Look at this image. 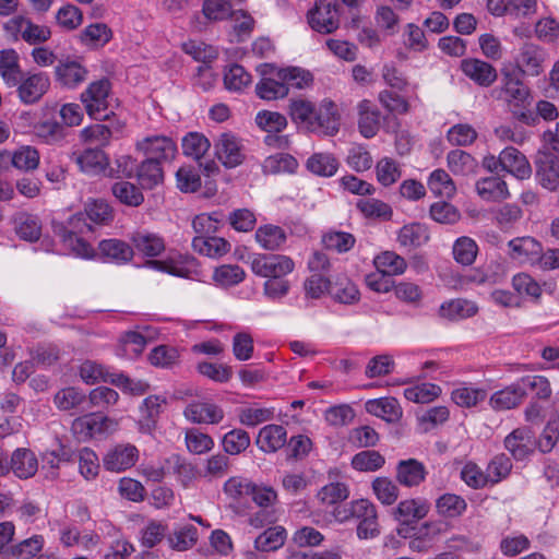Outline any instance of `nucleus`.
I'll list each match as a JSON object with an SVG mask.
<instances>
[{"mask_svg": "<svg viewBox=\"0 0 559 559\" xmlns=\"http://www.w3.org/2000/svg\"><path fill=\"white\" fill-rule=\"evenodd\" d=\"M348 491H318V499L322 503L336 504L333 510L335 519L346 522L350 519L358 521L357 536L360 539H368L378 536L379 527L377 511L368 499H358L345 504H338L348 497Z\"/></svg>", "mask_w": 559, "mask_h": 559, "instance_id": "nucleus-1", "label": "nucleus"}, {"mask_svg": "<svg viewBox=\"0 0 559 559\" xmlns=\"http://www.w3.org/2000/svg\"><path fill=\"white\" fill-rule=\"evenodd\" d=\"M4 37L13 43L24 41L29 46L43 45L51 38L52 32L45 24H36L32 19L16 14L2 23Z\"/></svg>", "mask_w": 559, "mask_h": 559, "instance_id": "nucleus-2", "label": "nucleus"}, {"mask_svg": "<svg viewBox=\"0 0 559 559\" xmlns=\"http://www.w3.org/2000/svg\"><path fill=\"white\" fill-rule=\"evenodd\" d=\"M528 97V90L519 79L510 73L504 74L499 98L508 104L509 110L516 120L530 126L534 124L536 117L527 108Z\"/></svg>", "mask_w": 559, "mask_h": 559, "instance_id": "nucleus-3", "label": "nucleus"}, {"mask_svg": "<svg viewBox=\"0 0 559 559\" xmlns=\"http://www.w3.org/2000/svg\"><path fill=\"white\" fill-rule=\"evenodd\" d=\"M110 91V81L108 79H100L88 84L81 94V102L92 119L103 120L109 117L107 110Z\"/></svg>", "mask_w": 559, "mask_h": 559, "instance_id": "nucleus-4", "label": "nucleus"}, {"mask_svg": "<svg viewBox=\"0 0 559 559\" xmlns=\"http://www.w3.org/2000/svg\"><path fill=\"white\" fill-rule=\"evenodd\" d=\"M310 27L320 34H331L340 27V5L337 0H314L307 13Z\"/></svg>", "mask_w": 559, "mask_h": 559, "instance_id": "nucleus-5", "label": "nucleus"}, {"mask_svg": "<svg viewBox=\"0 0 559 559\" xmlns=\"http://www.w3.org/2000/svg\"><path fill=\"white\" fill-rule=\"evenodd\" d=\"M135 150L146 158L164 164L171 163L177 153V142L165 134H150L136 141Z\"/></svg>", "mask_w": 559, "mask_h": 559, "instance_id": "nucleus-6", "label": "nucleus"}, {"mask_svg": "<svg viewBox=\"0 0 559 559\" xmlns=\"http://www.w3.org/2000/svg\"><path fill=\"white\" fill-rule=\"evenodd\" d=\"M295 262L284 254H257L251 261L253 274L264 278H282L290 274Z\"/></svg>", "mask_w": 559, "mask_h": 559, "instance_id": "nucleus-7", "label": "nucleus"}, {"mask_svg": "<svg viewBox=\"0 0 559 559\" xmlns=\"http://www.w3.org/2000/svg\"><path fill=\"white\" fill-rule=\"evenodd\" d=\"M50 78L46 72H26L19 76L16 93L24 105L38 103L50 88Z\"/></svg>", "mask_w": 559, "mask_h": 559, "instance_id": "nucleus-8", "label": "nucleus"}, {"mask_svg": "<svg viewBox=\"0 0 559 559\" xmlns=\"http://www.w3.org/2000/svg\"><path fill=\"white\" fill-rule=\"evenodd\" d=\"M140 451L136 445L126 442L116 443L104 454L102 462L106 471L111 473H123L138 463Z\"/></svg>", "mask_w": 559, "mask_h": 559, "instance_id": "nucleus-9", "label": "nucleus"}, {"mask_svg": "<svg viewBox=\"0 0 559 559\" xmlns=\"http://www.w3.org/2000/svg\"><path fill=\"white\" fill-rule=\"evenodd\" d=\"M118 425L119 423L116 419L98 414H90L74 419L72 430L84 438H93L116 431Z\"/></svg>", "mask_w": 559, "mask_h": 559, "instance_id": "nucleus-10", "label": "nucleus"}, {"mask_svg": "<svg viewBox=\"0 0 559 559\" xmlns=\"http://www.w3.org/2000/svg\"><path fill=\"white\" fill-rule=\"evenodd\" d=\"M546 56L543 47L533 43H525L519 49L515 66L523 74L537 76L544 72Z\"/></svg>", "mask_w": 559, "mask_h": 559, "instance_id": "nucleus-11", "label": "nucleus"}, {"mask_svg": "<svg viewBox=\"0 0 559 559\" xmlns=\"http://www.w3.org/2000/svg\"><path fill=\"white\" fill-rule=\"evenodd\" d=\"M504 448L518 461L527 459L536 448L535 433L530 427H519L504 438Z\"/></svg>", "mask_w": 559, "mask_h": 559, "instance_id": "nucleus-12", "label": "nucleus"}, {"mask_svg": "<svg viewBox=\"0 0 559 559\" xmlns=\"http://www.w3.org/2000/svg\"><path fill=\"white\" fill-rule=\"evenodd\" d=\"M261 75H274L277 79L285 82V85L289 88H305L308 87L312 81V74L298 67L276 68L273 64L264 63L259 67Z\"/></svg>", "mask_w": 559, "mask_h": 559, "instance_id": "nucleus-13", "label": "nucleus"}, {"mask_svg": "<svg viewBox=\"0 0 559 559\" xmlns=\"http://www.w3.org/2000/svg\"><path fill=\"white\" fill-rule=\"evenodd\" d=\"M214 147L217 158L227 168L240 165L245 158L240 140L230 132L222 133Z\"/></svg>", "mask_w": 559, "mask_h": 559, "instance_id": "nucleus-14", "label": "nucleus"}, {"mask_svg": "<svg viewBox=\"0 0 559 559\" xmlns=\"http://www.w3.org/2000/svg\"><path fill=\"white\" fill-rule=\"evenodd\" d=\"M340 129L337 106L330 99H323L316 109L310 132L334 135Z\"/></svg>", "mask_w": 559, "mask_h": 559, "instance_id": "nucleus-15", "label": "nucleus"}, {"mask_svg": "<svg viewBox=\"0 0 559 559\" xmlns=\"http://www.w3.org/2000/svg\"><path fill=\"white\" fill-rule=\"evenodd\" d=\"M461 70L465 76L481 87H489L492 85L498 73L496 68L478 58H466L461 61Z\"/></svg>", "mask_w": 559, "mask_h": 559, "instance_id": "nucleus-16", "label": "nucleus"}, {"mask_svg": "<svg viewBox=\"0 0 559 559\" xmlns=\"http://www.w3.org/2000/svg\"><path fill=\"white\" fill-rule=\"evenodd\" d=\"M129 240L132 243L134 252L146 258L158 257L166 248L165 239L160 235L147 229L133 231Z\"/></svg>", "mask_w": 559, "mask_h": 559, "instance_id": "nucleus-17", "label": "nucleus"}, {"mask_svg": "<svg viewBox=\"0 0 559 559\" xmlns=\"http://www.w3.org/2000/svg\"><path fill=\"white\" fill-rule=\"evenodd\" d=\"M98 254L106 262L122 265L133 259L134 250L132 243L118 238H109L99 241Z\"/></svg>", "mask_w": 559, "mask_h": 559, "instance_id": "nucleus-18", "label": "nucleus"}, {"mask_svg": "<svg viewBox=\"0 0 559 559\" xmlns=\"http://www.w3.org/2000/svg\"><path fill=\"white\" fill-rule=\"evenodd\" d=\"M186 418L194 424L216 425L224 419V411L221 406L211 403L195 401L185 409Z\"/></svg>", "mask_w": 559, "mask_h": 559, "instance_id": "nucleus-19", "label": "nucleus"}, {"mask_svg": "<svg viewBox=\"0 0 559 559\" xmlns=\"http://www.w3.org/2000/svg\"><path fill=\"white\" fill-rule=\"evenodd\" d=\"M500 166L520 180L528 179L532 175V167L526 156L513 146L501 151Z\"/></svg>", "mask_w": 559, "mask_h": 559, "instance_id": "nucleus-20", "label": "nucleus"}, {"mask_svg": "<svg viewBox=\"0 0 559 559\" xmlns=\"http://www.w3.org/2000/svg\"><path fill=\"white\" fill-rule=\"evenodd\" d=\"M365 408L368 414L390 424L399 423L403 416V409L399 401L392 396L368 400Z\"/></svg>", "mask_w": 559, "mask_h": 559, "instance_id": "nucleus-21", "label": "nucleus"}, {"mask_svg": "<svg viewBox=\"0 0 559 559\" xmlns=\"http://www.w3.org/2000/svg\"><path fill=\"white\" fill-rule=\"evenodd\" d=\"M87 69L74 60L60 61L55 68V79L66 88H75L87 78Z\"/></svg>", "mask_w": 559, "mask_h": 559, "instance_id": "nucleus-22", "label": "nucleus"}, {"mask_svg": "<svg viewBox=\"0 0 559 559\" xmlns=\"http://www.w3.org/2000/svg\"><path fill=\"white\" fill-rule=\"evenodd\" d=\"M287 442V431L284 426L269 424L259 430L255 444L264 453H275Z\"/></svg>", "mask_w": 559, "mask_h": 559, "instance_id": "nucleus-23", "label": "nucleus"}, {"mask_svg": "<svg viewBox=\"0 0 559 559\" xmlns=\"http://www.w3.org/2000/svg\"><path fill=\"white\" fill-rule=\"evenodd\" d=\"M428 472L424 463L416 459L402 460L396 465V479L404 487H418Z\"/></svg>", "mask_w": 559, "mask_h": 559, "instance_id": "nucleus-24", "label": "nucleus"}, {"mask_svg": "<svg viewBox=\"0 0 559 559\" xmlns=\"http://www.w3.org/2000/svg\"><path fill=\"white\" fill-rule=\"evenodd\" d=\"M254 239L261 249L276 251L284 248L287 241V233L278 225L264 224L255 229Z\"/></svg>", "mask_w": 559, "mask_h": 559, "instance_id": "nucleus-25", "label": "nucleus"}, {"mask_svg": "<svg viewBox=\"0 0 559 559\" xmlns=\"http://www.w3.org/2000/svg\"><path fill=\"white\" fill-rule=\"evenodd\" d=\"M112 29L103 22L86 25L79 35V41L84 47L97 50L105 47L112 39Z\"/></svg>", "mask_w": 559, "mask_h": 559, "instance_id": "nucleus-26", "label": "nucleus"}, {"mask_svg": "<svg viewBox=\"0 0 559 559\" xmlns=\"http://www.w3.org/2000/svg\"><path fill=\"white\" fill-rule=\"evenodd\" d=\"M358 130L366 139L373 138L380 129V111L369 100L362 99L358 103Z\"/></svg>", "mask_w": 559, "mask_h": 559, "instance_id": "nucleus-27", "label": "nucleus"}, {"mask_svg": "<svg viewBox=\"0 0 559 559\" xmlns=\"http://www.w3.org/2000/svg\"><path fill=\"white\" fill-rule=\"evenodd\" d=\"M74 160L80 169L90 175H99L109 166V158L100 148H85L73 153Z\"/></svg>", "mask_w": 559, "mask_h": 559, "instance_id": "nucleus-28", "label": "nucleus"}, {"mask_svg": "<svg viewBox=\"0 0 559 559\" xmlns=\"http://www.w3.org/2000/svg\"><path fill=\"white\" fill-rule=\"evenodd\" d=\"M34 134L45 144H61L68 136V129L53 117L40 119L34 126Z\"/></svg>", "mask_w": 559, "mask_h": 559, "instance_id": "nucleus-29", "label": "nucleus"}, {"mask_svg": "<svg viewBox=\"0 0 559 559\" xmlns=\"http://www.w3.org/2000/svg\"><path fill=\"white\" fill-rule=\"evenodd\" d=\"M478 312L476 302L465 299L455 298L441 304L439 316L451 321L464 320L474 317Z\"/></svg>", "mask_w": 559, "mask_h": 559, "instance_id": "nucleus-30", "label": "nucleus"}, {"mask_svg": "<svg viewBox=\"0 0 559 559\" xmlns=\"http://www.w3.org/2000/svg\"><path fill=\"white\" fill-rule=\"evenodd\" d=\"M524 400L528 396L537 401H548L552 395L549 380L539 374L524 376L518 380Z\"/></svg>", "mask_w": 559, "mask_h": 559, "instance_id": "nucleus-31", "label": "nucleus"}, {"mask_svg": "<svg viewBox=\"0 0 559 559\" xmlns=\"http://www.w3.org/2000/svg\"><path fill=\"white\" fill-rule=\"evenodd\" d=\"M22 74L20 55L14 48L0 50V78L8 87H14Z\"/></svg>", "mask_w": 559, "mask_h": 559, "instance_id": "nucleus-32", "label": "nucleus"}, {"mask_svg": "<svg viewBox=\"0 0 559 559\" xmlns=\"http://www.w3.org/2000/svg\"><path fill=\"white\" fill-rule=\"evenodd\" d=\"M478 195L488 202H498L509 198L507 182L498 176L480 178L476 182Z\"/></svg>", "mask_w": 559, "mask_h": 559, "instance_id": "nucleus-33", "label": "nucleus"}, {"mask_svg": "<svg viewBox=\"0 0 559 559\" xmlns=\"http://www.w3.org/2000/svg\"><path fill=\"white\" fill-rule=\"evenodd\" d=\"M511 258L520 262H534L540 254L542 245L533 237H518L509 241Z\"/></svg>", "mask_w": 559, "mask_h": 559, "instance_id": "nucleus-34", "label": "nucleus"}, {"mask_svg": "<svg viewBox=\"0 0 559 559\" xmlns=\"http://www.w3.org/2000/svg\"><path fill=\"white\" fill-rule=\"evenodd\" d=\"M251 497L252 501L261 507L263 510L258 512L251 518V524L260 527L265 523H273L276 521L274 511H269L267 508L272 507L277 500L276 491H246Z\"/></svg>", "mask_w": 559, "mask_h": 559, "instance_id": "nucleus-35", "label": "nucleus"}, {"mask_svg": "<svg viewBox=\"0 0 559 559\" xmlns=\"http://www.w3.org/2000/svg\"><path fill=\"white\" fill-rule=\"evenodd\" d=\"M193 249L202 255L218 259L230 251V243L216 236H195L192 240Z\"/></svg>", "mask_w": 559, "mask_h": 559, "instance_id": "nucleus-36", "label": "nucleus"}, {"mask_svg": "<svg viewBox=\"0 0 559 559\" xmlns=\"http://www.w3.org/2000/svg\"><path fill=\"white\" fill-rule=\"evenodd\" d=\"M316 109V105L308 99L293 98L289 102L288 114L294 123L310 132Z\"/></svg>", "mask_w": 559, "mask_h": 559, "instance_id": "nucleus-37", "label": "nucleus"}, {"mask_svg": "<svg viewBox=\"0 0 559 559\" xmlns=\"http://www.w3.org/2000/svg\"><path fill=\"white\" fill-rule=\"evenodd\" d=\"M11 468L19 478L27 479L34 476L38 469L35 453L28 449H16L11 457Z\"/></svg>", "mask_w": 559, "mask_h": 559, "instance_id": "nucleus-38", "label": "nucleus"}, {"mask_svg": "<svg viewBox=\"0 0 559 559\" xmlns=\"http://www.w3.org/2000/svg\"><path fill=\"white\" fill-rule=\"evenodd\" d=\"M524 401L523 391L519 382L514 383L495 392L490 396V406L496 411L512 409L519 406Z\"/></svg>", "mask_w": 559, "mask_h": 559, "instance_id": "nucleus-39", "label": "nucleus"}, {"mask_svg": "<svg viewBox=\"0 0 559 559\" xmlns=\"http://www.w3.org/2000/svg\"><path fill=\"white\" fill-rule=\"evenodd\" d=\"M429 240V230L426 225L411 223L404 225L397 234V242L401 247L415 249L424 246Z\"/></svg>", "mask_w": 559, "mask_h": 559, "instance_id": "nucleus-40", "label": "nucleus"}, {"mask_svg": "<svg viewBox=\"0 0 559 559\" xmlns=\"http://www.w3.org/2000/svg\"><path fill=\"white\" fill-rule=\"evenodd\" d=\"M449 169L455 176L467 177L475 175L478 169V162L469 153L462 150H452L447 155Z\"/></svg>", "mask_w": 559, "mask_h": 559, "instance_id": "nucleus-41", "label": "nucleus"}, {"mask_svg": "<svg viewBox=\"0 0 559 559\" xmlns=\"http://www.w3.org/2000/svg\"><path fill=\"white\" fill-rule=\"evenodd\" d=\"M536 177L540 186L549 191L559 189V158L547 156L537 164Z\"/></svg>", "mask_w": 559, "mask_h": 559, "instance_id": "nucleus-42", "label": "nucleus"}, {"mask_svg": "<svg viewBox=\"0 0 559 559\" xmlns=\"http://www.w3.org/2000/svg\"><path fill=\"white\" fill-rule=\"evenodd\" d=\"M340 163L332 153H313L306 162V168L319 177H332L336 174Z\"/></svg>", "mask_w": 559, "mask_h": 559, "instance_id": "nucleus-43", "label": "nucleus"}, {"mask_svg": "<svg viewBox=\"0 0 559 559\" xmlns=\"http://www.w3.org/2000/svg\"><path fill=\"white\" fill-rule=\"evenodd\" d=\"M164 163L146 158L138 167V180L142 188L153 189L164 180Z\"/></svg>", "mask_w": 559, "mask_h": 559, "instance_id": "nucleus-44", "label": "nucleus"}, {"mask_svg": "<svg viewBox=\"0 0 559 559\" xmlns=\"http://www.w3.org/2000/svg\"><path fill=\"white\" fill-rule=\"evenodd\" d=\"M14 229L21 239L34 242L41 235V222L36 215L21 213L14 218Z\"/></svg>", "mask_w": 559, "mask_h": 559, "instance_id": "nucleus-45", "label": "nucleus"}, {"mask_svg": "<svg viewBox=\"0 0 559 559\" xmlns=\"http://www.w3.org/2000/svg\"><path fill=\"white\" fill-rule=\"evenodd\" d=\"M246 278L245 270L238 264H222L214 269L212 280L222 288L240 284Z\"/></svg>", "mask_w": 559, "mask_h": 559, "instance_id": "nucleus-46", "label": "nucleus"}, {"mask_svg": "<svg viewBox=\"0 0 559 559\" xmlns=\"http://www.w3.org/2000/svg\"><path fill=\"white\" fill-rule=\"evenodd\" d=\"M377 181L383 187H391L402 177L401 164L392 157L380 158L374 167Z\"/></svg>", "mask_w": 559, "mask_h": 559, "instance_id": "nucleus-47", "label": "nucleus"}, {"mask_svg": "<svg viewBox=\"0 0 559 559\" xmlns=\"http://www.w3.org/2000/svg\"><path fill=\"white\" fill-rule=\"evenodd\" d=\"M329 294L335 301L346 305L355 304L360 298L356 284L346 276L338 277L332 283Z\"/></svg>", "mask_w": 559, "mask_h": 559, "instance_id": "nucleus-48", "label": "nucleus"}, {"mask_svg": "<svg viewBox=\"0 0 559 559\" xmlns=\"http://www.w3.org/2000/svg\"><path fill=\"white\" fill-rule=\"evenodd\" d=\"M376 270L390 276L401 275L407 269L406 260L394 251H383L373 258Z\"/></svg>", "mask_w": 559, "mask_h": 559, "instance_id": "nucleus-49", "label": "nucleus"}, {"mask_svg": "<svg viewBox=\"0 0 559 559\" xmlns=\"http://www.w3.org/2000/svg\"><path fill=\"white\" fill-rule=\"evenodd\" d=\"M428 188L436 197L451 199L456 192L454 181L444 169L433 170L427 181Z\"/></svg>", "mask_w": 559, "mask_h": 559, "instance_id": "nucleus-50", "label": "nucleus"}, {"mask_svg": "<svg viewBox=\"0 0 559 559\" xmlns=\"http://www.w3.org/2000/svg\"><path fill=\"white\" fill-rule=\"evenodd\" d=\"M263 78L259 81L255 86L257 95L265 100H274L284 98L288 95V87L285 82L277 79L274 75H262Z\"/></svg>", "mask_w": 559, "mask_h": 559, "instance_id": "nucleus-51", "label": "nucleus"}, {"mask_svg": "<svg viewBox=\"0 0 559 559\" xmlns=\"http://www.w3.org/2000/svg\"><path fill=\"white\" fill-rule=\"evenodd\" d=\"M164 403L165 400L158 395H150L144 399L141 406L143 420L139 421L140 432L146 433L150 432L152 428H154L155 423L160 414L162 405Z\"/></svg>", "mask_w": 559, "mask_h": 559, "instance_id": "nucleus-52", "label": "nucleus"}, {"mask_svg": "<svg viewBox=\"0 0 559 559\" xmlns=\"http://www.w3.org/2000/svg\"><path fill=\"white\" fill-rule=\"evenodd\" d=\"M356 209L364 217L370 219L388 221L393 214L392 207L388 203L374 198L359 199L356 202Z\"/></svg>", "mask_w": 559, "mask_h": 559, "instance_id": "nucleus-53", "label": "nucleus"}, {"mask_svg": "<svg viewBox=\"0 0 559 559\" xmlns=\"http://www.w3.org/2000/svg\"><path fill=\"white\" fill-rule=\"evenodd\" d=\"M147 344L146 337L135 331L127 332L120 340L117 355L128 359L138 358Z\"/></svg>", "mask_w": 559, "mask_h": 559, "instance_id": "nucleus-54", "label": "nucleus"}, {"mask_svg": "<svg viewBox=\"0 0 559 559\" xmlns=\"http://www.w3.org/2000/svg\"><path fill=\"white\" fill-rule=\"evenodd\" d=\"M152 265L158 271L175 276L189 277L195 267V261L193 258L180 255L179 260L167 259L164 261H153Z\"/></svg>", "mask_w": 559, "mask_h": 559, "instance_id": "nucleus-55", "label": "nucleus"}, {"mask_svg": "<svg viewBox=\"0 0 559 559\" xmlns=\"http://www.w3.org/2000/svg\"><path fill=\"white\" fill-rule=\"evenodd\" d=\"M182 152L187 157L201 160L211 147L210 140L202 133L189 132L182 139Z\"/></svg>", "mask_w": 559, "mask_h": 559, "instance_id": "nucleus-56", "label": "nucleus"}, {"mask_svg": "<svg viewBox=\"0 0 559 559\" xmlns=\"http://www.w3.org/2000/svg\"><path fill=\"white\" fill-rule=\"evenodd\" d=\"M356 238L353 234L330 229L322 236V245L326 250L337 253L348 252L355 246Z\"/></svg>", "mask_w": 559, "mask_h": 559, "instance_id": "nucleus-57", "label": "nucleus"}, {"mask_svg": "<svg viewBox=\"0 0 559 559\" xmlns=\"http://www.w3.org/2000/svg\"><path fill=\"white\" fill-rule=\"evenodd\" d=\"M251 443L249 433L240 428L231 429L222 438V447L226 454L239 455L243 453Z\"/></svg>", "mask_w": 559, "mask_h": 559, "instance_id": "nucleus-58", "label": "nucleus"}, {"mask_svg": "<svg viewBox=\"0 0 559 559\" xmlns=\"http://www.w3.org/2000/svg\"><path fill=\"white\" fill-rule=\"evenodd\" d=\"M238 420L247 427H254L274 417V408L260 407L257 404L237 409Z\"/></svg>", "mask_w": 559, "mask_h": 559, "instance_id": "nucleus-59", "label": "nucleus"}, {"mask_svg": "<svg viewBox=\"0 0 559 559\" xmlns=\"http://www.w3.org/2000/svg\"><path fill=\"white\" fill-rule=\"evenodd\" d=\"M40 162L39 152L31 146L23 145L12 152L11 164L14 168L23 171H33L38 168Z\"/></svg>", "mask_w": 559, "mask_h": 559, "instance_id": "nucleus-60", "label": "nucleus"}, {"mask_svg": "<svg viewBox=\"0 0 559 559\" xmlns=\"http://www.w3.org/2000/svg\"><path fill=\"white\" fill-rule=\"evenodd\" d=\"M430 509V504L424 499H409L399 503V519L405 523L424 519Z\"/></svg>", "mask_w": 559, "mask_h": 559, "instance_id": "nucleus-61", "label": "nucleus"}, {"mask_svg": "<svg viewBox=\"0 0 559 559\" xmlns=\"http://www.w3.org/2000/svg\"><path fill=\"white\" fill-rule=\"evenodd\" d=\"M262 168L265 174H294L298 168V162L290 154L277 153L267 156L262 164Z\"/></svg>", "mask_w": 559, "mask_h": 559, "instance_id": "nucleus-62", "label": "nucleus"}, {"mask_svg": "<svg viewBox=\"0 0 559 559\" xmlns=\"http://www.w3.org/2000/svg\"><path fill=\"white\" fill-rule=\"evenodd\" d=\"M198 538V528L187 524L168 535L167 542L173 550L186 551L197 544Z\"/></svg>", "mask_w": 559, "mask_h": 559, "instance_id": "nucleus-63", "label": "nucleus"}, {"mask_svg": "<svg viewBox=\"0 0 559 559\" xmlns=\"http://www.w3.org/2000/svg\"><path fill=\"white\" fill-rule=\"evenodd\" d=\"M478 246L474 239L467 236L457 238L452 247L454 260L462 265H472L477 257Z\"/></svg>", "mask_w": 559, "mask_h": 559, "instance_id": "nucleus-64", "label": "nucleus"}]
</instances>
